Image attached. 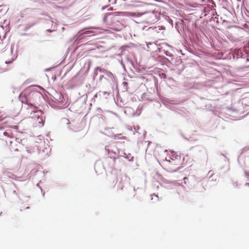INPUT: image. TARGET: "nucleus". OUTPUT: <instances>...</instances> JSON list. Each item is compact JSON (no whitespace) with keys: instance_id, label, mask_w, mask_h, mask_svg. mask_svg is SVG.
I'll return each mask as SVG.
<instances>
[{"instance_id":"5","label":"nucleus","mask_w":249,"mask_h":249,"mask_svg":"<svg viewBox=\"0 0 249 249\" xmlns=\"http://www.w3.org/2000/svg\"><path fill=\"white\" fill-rule=\"evenodd\" d=\"M36 126L41 127L44 125V119L43 115L34 122Z\"/></svg>"},{"instance_id":"9","label":"nucleus","mask_w":249,"mask_h":249,"mask_svg":"<svg viewBox=\"0 0 249 249\" xmlns=\"http://www.w3.org/2000/svg\"><path fill=\"white\" fill-rule=\"evenodd\" d=\"M245 185L249 186V182L245 183Z\"/></svg>"},{"instance_id":"2","label":"nucleus","mask_w":249,"mask_h":249,"mask_svg":"<svg viewBox=\"0 0 249 249\" xmlns=\"http://www.w3.org/2000/svg\"><path fill=\"white\" fill-rule=\"evenodd\" d=\"M181 162L180 156L173 152L168 158H166L165 166L169 171L176 172L179 169Z\"/></svg>"},{"instance_id":"1","label":"nucleus","mask_w":249,"mask_h":249,"mask_svg":"<svg viewBox=\"0 0 249 249\" xmlns=\"http://www.w3.org/2000/svg\"><path fill=\"white\" fill-rule=\"evenodd\" d=\"M0 139L5 141L11 151H16L18 150L20 143L11 129L4 130L0 128Z\"/></svg>"},{"instance_id":"4","label":"nucleus","mask_w":249,"mask_h":249,"mask_svg":"<svg viewBox=\"0 0 249 249\" xmlns=\"http://www.w3.org/2000/svg\"><path fill=\"white\" fill-rule=\"evenodd\" d=\"M31 116L30 117L33 119V122L36 121L37 118H39L41 116L43 115V113L40 110H36L33 111V113H31Z\"/></svg>"},{"instance_id":"6","label":"nucleus","mask_w":249,"mask_h":249,"mask_svg":"<svg viewBox=\"0 0 249 249\" xmlns=\"http://www.w3.org/2000/svg\"><path fill=\"white\" fill-rule=\"evenodd\" d=\"M144 13H139L138 12H125L124 15L127 17H141L142 15H144Z\"/></svg>"},{"instance_id":"10","label":"nucleus","mask_w":249,"mask_h":249,"mask_svg":"<svg viewBox=\"0 0 249 249\" xmlns=\"http://www.w3.org/2000/svg\"><path fill=\"white\" fill-rule=\"evenodd\" d=\"M14 128L16 129H18V126H14Z\"/></svg>"},{"instance_id":"7","label":"nucleus","mask_w":249,"mask_h":249,"mask_svg":"<svg viewBox=\"0 0 249 249\" xmlns=\"http://www.w3.org/2000/svg\"><path fill=\"white\" fill-rule=\"evenodd\" d=\"M22 103H25V104H27L29 106H30L31 107H33L34 108H35L36 109L37 108V107H36L35 105H34L33 104H31V103H28V101L27 100H26V101H23V100H22Z\"/></svg>"},{"instance_id":"3","label":"nucleus","mask_w":249,"mask_h":249,"mask_svg":"<svg viewBox=\"0 0 249 249\" xmlns=\"http://www.w3.org/2000/svg\"><path fill=\"white\" fill-rule=\"evenodd\" d=\"M146 14L145 21L147 23H155L158 20L157 15L154 12L144 13Z\"/></svg>"},{"instance_id":"8","label":"nucleus","mask_w":249,"mask_h":249,"mask_svg":"<svg viewBox=\"0 0 249 249\" xmlns=\"http://www.w3.org/2000/svg\"><path fill=\"white\" fill-rule=\"evenodd\" d=\"M151 196H152V199H154V197H155V199L156 200H158L159 199V197H158V196L155 195V194L152 195Z\"/></svg>"}]
</instances>
